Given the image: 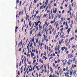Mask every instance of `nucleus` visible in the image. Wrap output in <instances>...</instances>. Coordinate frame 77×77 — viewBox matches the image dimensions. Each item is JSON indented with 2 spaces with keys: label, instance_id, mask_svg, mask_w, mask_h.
I'll list each match as a JSON object with an SVG mask.
<instances>
[{
  "label": "nucleus",
  "instance_id": "f257e3e1",
  "mask_svg": "<svg viewBox=\"0 0 77 77\" xmlns=\"http://www.w3.org/2000/svg\"><path fill=\"white\" fill-rule=\"evenodd\" d=\"M23 45V40H21L20 42H19L18 44V47H20V45Z\"/></svg>",
  "mask_w": 77,
  "mask_h": 77
},
{
  "label": "nucleus",
  "instance_id": "f03ea898",
  "mask_svg": "<svg viewBox=\"0 0 77 77\" xmlns=\"http://www.w3.org/2000/svg\"><path fill=\"white\" fill-rule=\"evenodd\" d=\"M42 22H41L40 24L39 25V31H41V30L42 29V26H41V23Z\"/></svg>",
  "mask_w": 77,
  "mask_h": 77
},
{
  "label": "nucleus",
  "instance_id": "7ed1b4c3",
  "mask_svg": "<svg viewBox=\"0 0 77 77\" xmlns=\"http://www.w3.org/2000/svg\"><path fill=\"white\" fill-rule=\"evenodd\" d=\"M19 15H23V11H20L19 13Z\"/></svg>",
  "mask_w": 77,
  "mask_h": 77
},
{
  "label": "nucleus",
  "instance_id": "20e7f679",
  "mask_svg": "<svg viewBox=\"0 0 77 77\" xmlns=\"http://www.w3.org/2000/svg\"><path fill=\"white\" fill-rule=\"evenodd\" d=\"M43 36H44V40L45 41L46 40V38H47V35H46L45 36V35L44 34Z\"/></svg>",
  "mask_w": 77,
  "mask_h": 77
},
{
  "label": "nucleus",
  "instance_id": "39448f33",
  "mask_svg": "<svg viewBox=\"0 0 77 77\" xmlns=\"http://www.w3.org/2000/svg\"><path fill=\"white\" fill-rule=\"evenodd\" d=\"M54 10L55 11H54V10H53V13L54 14H56L57 12V8H55Z\"/></svg>",
  "mask_w": 77,
  "mask_h": 77
},
{
  "label": "nucleus",
  "instance_id": "423d86ee",
  "mask_svg": "<svg viewBox=\"0 0 77 77\" xmlns=\"http://www.w3.org/2000/svg\"><path fill=\"white\" fill-rule=\"evenodd\" d=\"M40 35H41V32H38V34L37 35V37H39Z\"/></svg>",
  "mask_w": 77,
  "mask_h": 77
},
{
  "label": "nucleus",
  "instance_id": "0eeeda50",
  "mask_svg": "<svg viewBox=\"0 0 77 77\" xmlns=\"http://www.w3.org/2000/svg\"><path fill=\"white\" fill-rule=\"evenodd\" d=\"M35 37H33V38L32 39L31 42H32L33 43H34V42H35Z\"/></svg>",
  "mask_w": 77,
  "mask_h": 77
},
{
  "label": "nucleus",
  "instance_id": "6e6552de",
  "mask_svg": "<svg viewBox=\"0 0 77 77\" xmlns=\"http://www.w3.org/2000/svg\"><path fill=\"white\" fill-rule=\"evenodd\" d=\"M35 29H36V30L35 31V33H36V32H38V27L37 26V27L35 28Z\"/></svg>",
  "mask_w": 77,
  "mask_h": 77
},
{
  "label": "nucleus",
  "instance_id": "1a4fd4ad",
  "mask_svg": "<svg viewBox=\"0 0 77 77\" xmlns=\"http://www.w3.org/2000/svg\"><path fill=\"white\" fill-rule=\"evenodd\" d=\"M59 14H57V16H56V17H54V20H56V18H57V17H58V16H59Z\"/></svg>",
  "mask_w": 77,
  "mask_h": 77
},
{
  "label": "nucleus",
  "instance_id": "9d476101",
  "mask_svg": "<svg viewBox=\"0 0 77 77\" xmlns=\"http://www.w3.org/2000/svg\"><path fill=\"white\" fill-rule=\"evenodd\" d=\"M50 69L51 70H50V71H51V74H52V73H53V69H52V68H51V67H50Z\"/></svg>",
  "mask_w": 77,
  "mask_h": 77
},
{
  "label": "nucleus",
  "instance_id": "9b49d317",
  "mask_svg": "<svg viewBox=\"0 0 77 77\" xmlns=\"http://www.w3.org/2000/svg\"><path fill=\"white\" fill-rule=\"evenodd\" d=\"M40 44L41 47H42V46L43 45V43H40L38 45V47L39 46V45H40Z\"/></svg>",
  "mask_w": 77,
  "mask_h": 77
},
{
  "label": "nucleus",
  "instance_id": "f8f14e48",
  "mask_svg": "<svg viewBox=\"0 0 77 77\" xmlns=\"http://www.w3.org/2000/svg\"><path fill=\"white\" fill-rule=\"evenodd\" d=\"M29 26L30 27H31L32 26V22L31 21H30L29 23Z\"/></svg>",
  "mask_w": 77,
  "mask_h": 77
},
{
  "label": "nucleus",
  "instance_id": "ddd939ff",
  "mask_svg": "<svg viewBox=\"0 0 77 77\" xmlns=\"http://www.w3.org/2000/svg\"><path fill=\"white\" fill-rule=\"evenodd\" d=\"M23 66H22L20 68V70H22L21 72V73L23 72Z\"/></svg>",
  "mask_w": 77,
  "mask_h": 77
},
{
  "label": "nucleus",
  "instance_id": "4468645a",
  "mask_svg": "<svg viewBox=\"0 0 77 77\" xmlns=\"http://www.w3.org/2000/svg\"><path fill=\"white\" fill-rule=\"evenodd\" d=\"M74 39V37L73 36L72 37L70 38V41H72V40Z\"/></svg>",
  "mask_w": 77,
  "mask_h": 77
},
{
  "label": "nucleus",
  "instance_id": "2eb2a0df",
  "mask_svg": "<svg viewBox=\"0 0 77 77\" xmlns=\"http://www.w3.org/2000/svg\"><path fill=\"white\" fill-rule=\"evenodd\" d=\"M32 32H33V29H32L31 31H30L29 32V33L31 35H32Z\"/></svg>",
  "mask_w": 77,
  "mask_h": 77
},
{
  "label": "nucleus",
  "instance_id": "dca6fc26",
  "mask_svg": "<svg viewBox=\"0 0 77 77\" xmlns=\"http://www.w3.org/2000/svg\"><path fill=\"white\" fill-rule=\"evenodd\" d=\"M48 0H47L45 2V5H47V4H48Z\"/></svg>",
  "mask_w": 77,
  "mask_h": 77
},
{
  "label": "nucleus",
  "instance_id": "f3484780",
  "mask_svg": "<svg viewBox=\"0 0 77 77\" xmlns=\"http://www.w3.org/2000/svg\"><path fill=\"white\" fill-rule=\"evenodd\" d=\"M76 74V71L74 70V72L73 73V75H75Z\"/></svg>",
  "mask_w": 77,
  "mask_h": 77
},
{
  "label": "nucleus",
  "instance_id": "a211bd4d",
  "mask_svg": "<svg viewBox=\"0 0 77 77\" xmlns=\"http://www.w3.org/2000/svg\"><path fill=\"white\" fill-rule=\"evenodd\" d=\"M48 6H49V9H50V8H51V4H49Z\"/></svg>",
  "mask_w": 77,
  "mask_h": 77
},
{
  "label": "nucleus",
  "instance_id": "6ab92c4d",
  "mask_svg": "<svg viewBox=\"0 0 77 77\" xmlns=\"http://www.w3.org/2000/svg\"><path fill=\"white\" fill-rule=\"evenodd\" d=\"M34 50L33 49H32V52H35V51H36V50L35 49V48H34Z\"/></svg>",
  "mask_w": 77,
  "mask_h": 77
},
{
  "label": "nucleus",
  "instance_id": "aec40b11",
  "mask_svg": "<svg viewBox=\"0 0 77 77\" xmlns=\"http://www.w3.org/2000/svg\"><path fill=\"white\" fill-rule=\"evenodd\" d=\"M44 68V66H43V65H42V66H41L39 69H42Z\"/></svg>",
  "mask_w": 77,
  "mask_h": 77
},
{
  "label": "nucleus",
  "instance_id": "412c9836",
  "mask_svg": "<svg viewBox=\"0 0 77 77\" xmlns=\"http://www.w3.org/2000/svg\"><path fill=\"white\" fill-rule=\"evenodd\" d=\"M70 75H72V71H70Z\"/></svg>",
  "mask_w": 77,
  "mask_h": 77
},
{
  "label": "nucleus",
  "instance_id": "4be33fe9",
  "mask_svg": "<svg viewBox=\"0 0 77 77\" xmlns=\"http://www.w3.org/2000/svg\"><path fill=\"white\" fill-rule=\"evenodd\" d=\"M69 44V43H67L66 44V47H68Z\"/></svg>",
  "mask_w": 77,
  "mask_h": 77
},
{
  "label": "nucleus",
  "instance_id": "5701e85b",
  "mask_svg": "<svg viewBox=\"0 0 77 77\" xmlns=\"http://www.w3.org/2000/svg\"><path fill=\"white\" fill-rule=\"evenodd\" d=\"M56 30H55V31L53 32V34L54 35H55V33H56Z\"/></svg>",
  "mask_w": 77,
  "mask_h": 77
},
{
  "label": "nucleus",
  "instance_id": "b1692460",
  "mask_svg": "<svg viewBox=\"0 0 77 77\" xmlns=\"http://www.w3.org/2000/svg\"><path fill=\"white\" fill-rule=\"evenodd\" d=\"M50 14H51V13L49 14V19H50V20L51 19V16H50Z\"/></svg>",
  "mask_w": 77,
  "mask_h": 77
},
{
  "label": "nucleus",
  "instance_id": "393cba45",
  "mask_svg": "<svg viewBox=\"0 0 77 77\" xmlns=\"http://www.w3.org/2000/svg\"><path fill=\"white\" fill-rule=\"evenodd\" d=\"M71 10H72V8H71V7L69 8V11H71Z\"/></svg>",
  "mask_w": 77,
  "mask_h": 77
},
{
  "label": "nucleus",
  "instance_id": "a878e982",
  "mask_svg": "<svg viewBox=\"0 0 77 77\" xmlns=\"http://www.w3.org/2000/svg\"><path fill=\"white\" fill-rule=\"evenodd\" d=\"M31 56H34V53H32V52H31Z\"/></svg>",
  "mask_w": 77,
  "mask_h": 77
},
{
  "label": "nucleus",
  "instance_id": "bb28decb",
  "mask_svg": "<svg viewBox=\"0 0 77 77\" xmlns=\"http://www.w3.org/2000/svg\"><path fill=\"white\" fill-rule=\"evenodd\" d=\"M61 14H60V15L58 16V18L59 19H60V18L61 17Z\"/></svg>",
  "mask_w": 77,
  "mask_h": 77
},
{
  "label": "nucleus",
  "instance_id": "cd10ccee",
  "mask_svg": "<svg viewBox=\"0 0 77 77\" xmlns=\"http://www.w3.org/2000/svg\"><path fill=\"white\" fill-rule=\"evenodd\" d=\"M18 63H16V67H17V68H18Z\"/></svg>",
  "mask_w": 77,
  "mask_h": 77
},
{
  "label": "nucleus",
  "instance_id": "c85d7f7f",
  "mask_svg": "<svg viewBox=\"0 0 77 77\" xmlns=\"http://www.w3.org/2000/svg\"><path fill=\"white\" fill-rule=\"evenodd\" d=\"M48 29H46V35L48 34Z\"/></svg>",
  "mask_w": 77,
  "mask_h": 77
},
{
  "label": "nucleus",
  "instance_id": "c756f323",
  "mask_svg": "<svg viewBox=\"0 0 77 77\" xmlns=\"http://www.w3.org/2000/svg\"><path fill=\"white\" fill-rule=\"evenodd\" d=\"M27 49H28V53H29L30 52V51H29V46H27Z\"/></svg>",
  "mask_w": 77,
  "mask_h": 77
},
{
  "label": "nucleus",
  "instance_id": "7c9ffc66",
  "mask_svg": "<svg viewBox=\"0 0 77 77\" xmlns=\"http://www.w3.org/2000/svg\"><path fill=\"white\" fill-rule=\"evenodd\" d=\"M63 17H62L61 18V21H63Z\"/></svg>",
  "mask_w": 77,
  "mask_h": 77
},
{
  "label": "nucleus",
  "instance_id": "2f4dec72",
  "mask_svg": "<svg viewBox=\"0 0 77 77\" xmlns=\"http://www.w3.org/2000/svg\"><path fill=\"white\" fill-rule=\"evenodd\" d=\"M44 9V7H42V6H41L40 8V9Z\"/></svg>",
  "mask_w": 77,
  "mask_h": 77
},
{
  "label": "nucleus",
  "instance_id": "473e14b6",
  "mask_svg": "<svg viewBox=\"0 0 77 77\" xmlns=\"http://www.w3.org/2000/svg\"><path fill=\"white\" fill-rule=\"evenodd\" d=\"M68 39H66V41H65V43L66 44V43H67V42H68Z\"/></svg>",
  "mask_w": 77,
  "mask_h": 77
},
{
  "label": "nucleus",
  "instance_id": "72a5a7b5",
  "mask_svg": "<svg viewBox=\"0 0 77 77\" xmlns=\"http://www.w3.org/2000/svg\"><path fill=\"white\" fill-rule=\"evenodd\" d=\"M44 55H45V56H47V54H46V52H44Z\"/></svg>",
  "mask_w": 77,
  "mask_h": 77
},
{
  "label": "nucleus",
  "instance_id": "f704fd0d",
  "mask_svg": "<svg viewBox=\"0 0 77 77\" xmlns=\"http://www.w3.org/2000/svg\"><path fill=\"white\" fill-rule=\"evenodd\" d=\"M24 58H25V60L24 61V62L25 63L26 61V57H24Z\"/></svg>",
  "mask_w": 77,
  "mask_h": 77
},
{
  "label": "nucleus",
  "instance_id": "c9c22d12",
  "mask_svg": "<svg viewBox=\"0 0 77 77\" xmlns=\"http://www.w3.org/2000/svg\"><path fill=\"white\" fill-rule=\"evenodd\" d=\"M44 69H43L42 70V72H40V73H42L44 72Z\"/></svg>",
  "mask_w": 77,
  "mask_h": 77
},
{
  "label": "nucleus",
  "instance_id": "e433bc0d",
  "mask_svg": "<svg viewBox=\"0 0 77 77\" xmlns=\"http://www.w3.org/2000/svg\"><path fill=\"white\" fill-rule=\"evenodd\" d=\"M53 17H54V14H53L51 15L52 19H53Z\"/></svg>",
  "mask_w": 77,
  "mask_h": 77
},
{
  "label": "nucleus",
  "instance_id": "4c0bfd02",
  "mask_svg": "<svg viewBox=\"0 0 77 77\" xmlns=\"http://www.w3.org/2000/svg\"><path fill=\"white\" fill-rule=\"evenodd\" d=\"M59 44H60V45H62V42H60V41L59 42Z\"/></svg>",
  "mask_w": 77,
  "mask_h": 77
},
{
  "label": "nucleus",
  "instance_id": "58836bf2",
  "mask_svg": "<svg viewBox=\"0 0 77 77\" xmlns=\"http://www.w3.org/2000/svg\"><path fill=\"white\" fill-rule=\"evenodd\" d=\"M17 74L18 75H20V71H18Z\"/></svg>",
  "mask_w": 77,
  "mask_h": 77
},
{
  "label": "nucleus",
  "instance_id": "ea45409f",
  "mask_svg": "<svg viewBox=\"0 0 77 77\" xmlns=\"http://www.w3.org/2000/svg\"><path fill=\"white\" fill-rule=\"evenodd\" d=\"M58 37H59V35H57L55 36V39H57V37L58 38Z\"/></svg>",
  "mask_w": 77,
  "mask_h": 77
},
{
  "label": "nucleus",
  "instance_id": "a19ab883",
  "mask_svg": "<svg viewBox=\"0 0 77 77\" xmlns=\"http://www.w3.org/2000/svg\"><path fill=\"white\" fill-rule=\"evenodd\" d=\"M38 39H39V38H38L37 39H36V43H37V41H38Z\"/></svg>",
  "mask_w": 77,
  "mask_h": 77
},
{
  "label": "nucleus",
  "instance_id": "79ce46f5",
  "mask_svg": "<svg viewBox=\"0 0 77 77\" xmlns=\"http://www.w3.org/2000/svg\"><path fill=\"white\" fill-rule=\"evenodd\" d=\"M56 74H57L58 76H59V72H56Z\"/></svg>",
  "mask_w": 77,
  "mask_h": 77
},
{
  "label": "nucleus",
  "instance_id": "37998d69",
  "mask_svg": "<svg viewBox=\"0 0 77 77\" xmlns=\"http://www.w3.org/2000/svg\"><path fill=\"white\" fill-rule=\"evenodd\" d=\"M75 57H74V58H73V62H75Z\"/></svg>",
  "mask_w": 77,
  "mask_h": 77
},
{
  "label": "nucleus",
  "instance_id": "c03bdc74",
  "mask_svg": "<svg viewBox=\"0 0 77 77\" xmlns=\"http://www.w3.org/2000/svg\"><path fill=\"white\" fill-rule=\"evenodd\" d=\"M58 54H60V50H58Z\"/></svg>",
  "mask_w": 77,
  "mask_h": 77
},
{
  "label": "nucleus",
  "instance_id": "a18cd8bd",
  "mask_svg": "<svg viewBox=\"0 0 77 77\" xmlns=\"http://www.w3.org/2000/svg\"><path fill=\"white\" fill-rule=\"evenodd\" d=\"M68 50V48H66L65 49V51H66Z\"/></svg>",
  "mask_w": 77,
  "mask_h": 77
},
{
  "label": "nucleus",
  "instance_id": "49530a36",
  "mask_svg": "<svg viewBox=\"0 0 77 77\" xmlns=\"http://www.w3.org/2000/svg\"><path fill=\"white\" fill-rule=\"evenodd\" d=\"M68 25H67V27H65V29H66V30H68Z\"/></svg>",
  "mask_w": 77,
  "mask_h": 77
},
{
  "label": "nucleus",
  "instance_id": "de8ad7c7",
  "mask_svg": "<svg viewBox=\"0 0 77 77\" xmlns=\"http://www.w3.org/2000/svg\"><path fill=\"white\" fill-rule=\"evenodd\" d=\"M24 58H23L22 59V63H23V62H24Z\"/></svg>",
  "mask_w": 77,
  "mask_h": 77
},
{
  "label": "nucleus",
  "instance_id": "09e8293b",
  "mask_svg": "<svg viewBox=\"0 0 77 77\" xmlns=\"http://www.w3.org/2000/svg\"><path fill=\"white\" fill-rule=\"evenodd\" d=\"M62 71V69H60V71H59V73H60V72H61V71Z\"/></svg>",
  "mask_w": 77,
  "mask_h": 77
},
{
  "label": "nucleus",
  "instance_id": "8fccbe9b",
  "mask_svg": "<svg viewBox=\"0 0 77 77\" xmlns=\"http://www.w3.org/2000/svg\"><path fill=\"white\" fill-rule=\"evenodd\" d=\"M73 21H72L71 22V25H72V24H73Z\"/></svg>",
  "mask_w": 77,
  "mask_h": 77
},
{
  "label": "nucleus",
  "instance_id": "3c124183",
  "mask_svg": "<svg viewBox=\"0 0 77 77\" xmlns=\"http://www.w3.org/2000/svg\"><path fill=\"white\" fill-rule=\"evenodd\" d=\"M21 65V61H20L19 64V66H20Z\"/></svg>",
  "mask_w": 77,
  "mask_h": 77
},
{
  "label": "nucleus",
  "instance_id": "603ef678",
  "mask_svg": "<svg viewBox=\"0 0 77 77\" xmlns=\"http://www.w3.org/2000/svg\"><path fill=\"white\" fill-rule=\"evenodd\" d=\"M64 36V35H61L60 38H63Z\"/></svg>",
  "mask_w": 77,
  "mask_h": 77
},
{
  "label": "nucleus",
  "instance_id": "864d4df0",
  "mask_svg": "<svg viewBox=\"0 0 77 77\" xmlns=\"http://www.w3.org/2000/svg\"><path fill=\"white\" fill-rule=\"evenodd\" d=\"M22 3V2L21 1H20V6H21V3Z\"/></svg>",
  "mask_w": 77,
  "mask_h": 77
},
{
  "label": "nucleus",
  "instance_id": "5fc2aeb1",
  "mask_svg": "<svg viewBox=\"0 0 77 77\" xmlns=\"http://www.w3.org/2000/svg\"><path fill=\"white\" fill-rule=\"evenodd\" d=\"M36 60H33V63H35V62H36Z\"/></svg>",
  "mask_w": 77,
  "mask_h": 77
},
{
  "label": "nucleus",
  "instance_id": "6e6d98bb",
  "mask_svg": "<svg viewBox=\"0 0 77 77\" xmlns=\"http://www.w3.org/2000/svg\"><path fill=\"white\" fill-rule=\"evenodd\" d=\"M53 2V1H51L50 2V3L49 4H51L52 3V2Z\"/></svg>",
  "mask_w": 77,
  "mask_h": 77
},
{
  "label": "nucleus",
  "instance_id": "4d7b16f0",
  "mask_svg": "<svg viewBox=\"0 0 77 77\" xmlns=\"http://www.w3.org/2000/svg\"><path fill=\"white\" fill-rule=\"evenodd\" d=\"M73 55L72 54L70 56V58H72V57H73Z\"/></svg>",
  "mask_w": 77,
  "mask_h": 77
},
{
  "label": "nucleus",
  "instance_id": "13d9d810",
  "mask_svg": "<svg viewBox=\"0 0 77 77\" xmlns=\"http://www.w3.org/2000/svg\"><path fill=\"white\" fill-rule=\"evenodd\" d=\"M36 26H38V22H37V23H36Z\"/></svg>",
  "mask_w": 77,
  "mask_h": 77
},
{
  "label": "nucleus",
  "instance_id": "bf43d9fd",
  "mask_svg": "<svg viewBox=\"0 0 77 77\" xmlns=\"http://www.w3.org/2000/svg\"><path fill=\"white\" fill-rule=\"evenodd\" d=\"M35 47H36V43H35V42H34V46H35Z\"/></svg>",
  "mask_w": 77,
  "mask_h": 77
},
{
  "label": "nucleus",
  "instance_id": "052dcab7",
  "mask_svg": "<svg viewBox=\"0 0 77 77\" xmlns=\"http://www.w3.org/2000/svg\"><path fill=\"white\" fill-rule=\"evenodd\" d=\"M69 32H70L71 31V28H69L68 29V30Z\"/></svg>",
  "mask_w": 77,
  "mask_h": 77
},
{
  "label": "nucleus",
  "instance_id": "680f3d73",
  "mask_svg": "<svg viewBox=\"0 0 77 77\" xmlns=\"http://www.w3.org/2000/svg\"><path fill=\"white\" fill-rule=\"evenodd\" d=\"M61 49L62 51H64V49L63 48V47L61 48Z\"/></svg>",
  "mask_w": 77,
  "mask_h": 77
},
{
  "label": "nucleus",
  "instance_id": "e2e57ef3",
  "mask_svg": "<svg viewBox=\"0 0 77 77\" xmlns=\"http://www.w3.org/2000/svg\"><path fill=\"white\" fill-rule=\"evenodd\" d=\"M32 47V43H31V44H30V47Z\"/></svg>",
  "mask_w": 77,
  "mask_h": 77
},
{
  "label": "nucleus",
  "instance_id": "0e129e2a",
  "mask_svg": "<svg viewBox=\"0 0 77 77\" xmlns=\"http://www.w3.org/2000/svg\"><path fill=\"white\" fill-rule=\"evenodd\" d=\"M24 11H26V7H24Z\"/></svg>",
  "mask_w": 77,
  "mask_h": 77
},
{
  "label": "nucleus",
  "instance_id": "69168bd1",
  "mask_svg": "<svg viewBox=\"0 0 77 77\" xmlns=\"http://www.w3.org/2000/svg\"><path fill=\"white\" fill-rule=\"evenodd\" d=\"M76 4V3H75V2H74L73 3L74 5H75H75Z\"/></svg>",
  "mask_w": 77,
  "mask_h": 77
},
{
  "label": "nucleus",
  "instance_id": "338daca9",
  "mask_svg": "<svg viewBox=\"0 0 77 77\" xmlns=\"http://www.w3.org/2000/svg\"><path fill=\"white\" fill-rule=\"evenodd\" d=\"M49 33L50 35H51V30L49 32Z\"/></svg>",
  "mask_w": 77,
  "mask_h": 77
},
{
  "label": "nucleus",
  "instance_id": "774afa93",
  "mask_svg": "<svg viewBox=\"0 0 77 77\" xmlns=\"http://www.w3.org/2000/svg\"><path fill=\"white\" fill-rule=\"evenodd\" d=\"M49 77H53V76L51 75H50L49 76Z\"/></svg>",
  "mask_w": 77,
  "mask_h": 77
}]
</instances>
